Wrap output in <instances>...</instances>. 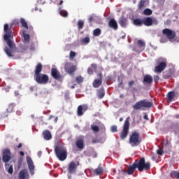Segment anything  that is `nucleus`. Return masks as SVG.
Instances as JSON below:
<instances>
[{
    "instance_id": "obj_48",
    "label": "nucleus",
    "mask_w": 179,
    "mask_h": 179,
    "mask_svg": "<svg viewBox=\"0 0 179 179\" xmlns=\"http://www.w3.org/2000/svg\"><path fill=\"white\" fill-rule=\"evenodd\" d=\"M173 176L175 178L179 179V172H176V171L173 172Z\"/></svg>"
},
{
    "instance_id": "obj_11",
    "label": "nucleus",
    "mask_w": 179,
    "mask_h": 179,
    "mask_svg": "<svg viewBox=\"0 0 179 179\" xmlns=\"http://www.w3.org/2000/svg\"><path fill=\"white\" fill-rule=\"evenodd\" d=\"M162 34L166 36L168 40H173V38H176V36H177V34L174 31L169 28L163 29Z\"/></svg>"
},
{
    "instance_id": "obj_13",
    "label": "nucleus",
    "mask_w": 179,
    "mask_h": 179,
    "mask_svg": "<svg viewBox=\"0 0 179 179\" xmlns=\"http://www.w3.org/2000/svg\"><path fill=\"white\" fill-rule=\"evenodd\" d=\"M64 69L67 73L72 75V73L76 71L77 68L76 66L72 65V64L69 62H66L64 65Z\"/></svg>"
},
{
    "instance_id": "obj_56",
    "label": "nucleus",
    "mask_w": 179,
    "mask_h": 179,
    "mask_svg": "<svg viewBox=\"0 0 179 179\" xmlns=\"http://www.w3.org/2000/svg\"><path fill=\"white\" fill-rule=\"evenodd\" d=\"M20 156H24V152L23 151L20 152Z\"/></svg>"
},
{
    "instance_id": "obj_34",
    "label": "nucleus",
    "mask_w": 179,
    "mask_h": 179,
    "mask_svg": "<svg viewBox=\"0 0 179 179\" xmlns=\"http://www.w3.org/2000/svg\"><path fill=\"white\" fill-rule=\"evenodd\" d=\"M20 22L22 27H25V29H29L27 22H26V20L24 18H20Z\"/></svg>"
},
{
    "instance_id": "obj_54",
    "label": "nucleus",
    "mask_w": 179,
    "mask_h": 179,
    "mask_svg": "<svg viewBox=\"0 0 179 179\" xmlns=\"http://www.w3.org/2000/svg\"><path fill=\"white\" fill-rule=\"evenodd\" d=\"M54 122H55V123L58 122V117H55Z\"/></svg>"
},
{
    "instance_id": "obj_60",
    "label": "nucleus",
    "mask_w": 179,
    "mask_h": 179,
    "mask_svg": "<svg viewBox=\"0 0 179 179\" xmlns=\"http://www.w3.org/2000/svg\"><path fill=\"white\" fill-rule=\"evenodd\" d=\"M2 117H3V118H5L6 117H8V114H6V115H2Z\"/></svg>"
},
{
    "instance_id": "obj_24",
    "label": "nucleus",
    "mask_w": 179,
    "mask_h": 179,
    "mask_svg": "<svg viewBox=\"0 0 179 179\" xmlns=\"http://www.w3.org/2000/svg\"><path fill=\"white\" fill-rule=\"evenodd\" d=\"M133 24H134V26L141 27V26L143 24V19L135 18L134 20H133Z\"/></svg>"
},
{
    "instance_id": "obj_3",
    "label": "nucleus",
    "mask_w": 179,
    "mask_h": 179,
    "mask_svg": "<svg viewBox=\"0 0 179 179\" xmlns=\"http://www.w3.org/2000/svg\"><path fill=\"white\" fill-rule=\"evenodd\" d=\"M42 71L43 64L38 63L35 68L34 80L39 85H47L48 80H50V78L48 77V75L41 73Z\"/></svg>"
},
{
    "instance_id": "obj_29",
    "label": "nucleus",
    "mask_w": 179,
    "mask_h": 179,
    "mask_svg": "<svg viewBox=\"0 0 179 179\" xmlns=\"http://www.w3.org/2000/svg\"><path fill=\"white\" fill-rule=\"evenodd\" d=\"M22 36L24 38V41L25 43H30V35H29L28 34H25L24 31L22 32Z\"/></svg>"
},
{
    "instance_id": "obj_27",
    "label": "nucleus",
    "mask_w": 179,
    "mask_h": 179,
    "mask_svg": "<svg viewBox=\"0 0 179 179\" xmlns=\"http://www.w3.org/2000/svg\"><path fill=\"white\" fill-rule=\"evenodd\" d=\"M96 176H101L103 173V167L99 166L94 171Z\"/></svg>"
},
{
    "instance_id": "obj_22",
    "label": "nucleus",
    "mask_w": 179,
    "mask_h": 179,
    "mask_svg": "<svg viewBox=\"0 0 179 179\" xmlns=\"http://www.w3.org/2000/svg\"><path fill=\"white\" fill-rule=\"evenodd\" d=\"M153 82V78L150 75H145L143 77V83L146 85H152Z\"/></svg>"
},
{
    "instance_id": "obj_45",
    "label": "nucleus",
    "mask_w": 179,
    "mask_h": 179,
    "mask_svg": "<svg viewBox=\"0 0 179 179\" xmlns=\"http://www.w3.org/2000/svg\"><path fill=\"white\" fill-rule=\"evenodd\" d=\"M159 79L160 78L159 77V76H154V81L155 82V83H157Z\"/></svg>"
},
{
    "instance_id": "obj_53",
    "label": "nucleus",
    "mask_w": 179,
    "mask_h": 179,
    "mask_svg": "<svg viewBox=\"0 0 179 179\" xmlns=\"http://www.w3.org/2000/svg\"><path fill=\"white\" fill-rule=\"evenodd\" d=\"M22 146H23V144L22 143H20L17 145V148L20 149V148H22Z\"/></svg>"
},
{
    "instance_id": "obj_62",
    "label": "nucleus",
    "mask_w": 179,
    "mask_h": 179,
    "mask_svg": "<svg viewBox=\"0 0 179 179\" xmlns=\"http://www.w3.org/2000/svg\"><path fill=\"white\" fill-rule=\"evenodd\" d=\"M66 99H69L68 94L65 95Z\"/></svg>"
},
{
    "instance_id": "obj_12",
    "label": "nucleus",
    "mask_w": 179,
    "mask_h": 179,
    "mask_svg": "<svg viewBox=\"0 0 179 179\" xmlns=\"http://www.w3.org/2000/svg\"><path fill=\"white\" fill-rule=\"evenodd\" d=\"M51 76L53 79H55V80H59V82H62V75H61V73L58 71V69L55 68L51 69Z\"/></svg>"
},
{
    "instance_id": "obj_6",
    "label": "nucleus",
    "mask_w": 179,
    "mask_h": 179,
    "mask_svg": "<svg viewBox=\"0 0 179 179\" xmlns=\"http://www.w3.org/2000/svg\"><path fill=\"white\" fill-rule=\"evenodd\" d=\"M142 142V139L139 136V133L134 131L131 134L129 137V143L132 146V148H135L136 146H139L141 143Z\"/></svg>"
},
{
    "instance_id": "obj_44",
    "label": "nucleus",
    "mask_w": 179,
    "mask_h": 179,
    "mask_svg": "<svg viewBox=\"0 0 179 179\" xmlns=\"http://www.w3.org/2000/svg\"><path fill=\"white\" fill-rule=\"evenodd\" d=\"M135 85V81L134 80H131L128 83V86L129 87H132Z\"/></svg>"
},
{
    "instance_id": "obj_59",
    "label": "nucleus",
    "mask_w": 179,
    "mask_h": 179,
    "mask_svg": "<svg viewBox=\"0 0 179 179\" xmlns=\"http://www.w3.org/2000/svg\"><path fill=\"white\" fill-rule=\"evenodd\" d=\"M122 121H124V118L120 117V122H122Z\"/></svg>"
},
{
    "instance_id": "obj_7",
    "label": "nucleus",
    "mask_w": 179,
    "mask_h": 179,
    "mask_svg": "<svg viewBox=\"0 0 179 179\" xmlns=\"http://www.w3.org/2000/svg\"><path fill=\"white\" fill-rule=\"evenodd\" d=\"M156 62L158 65L155 67V72L161 73V72H163L167 68V59L160 57L156 60Z\"/></svg>"
},
{
    "instance_id": "obj_47",
    "label": "nucleus",
    "mask_w": 179,
    "mask_h": 179,
    "mask_svg": "<svg viewBox=\"0 0 179 179\" xmlns=\"http://www.w3.org/2000/svg\"><path fill=\"white\" fill-rule=\"evenodd\" d=\"M8 172L9 173V174H13V167L10 166L8 170Z\"/></svg>"
},
{
    "instance_id": "obj_9",
    "label": "nucleus",
    "mask_w": 179,
    "mask_h": 179,
    "mask_svg": "<svg viewBox=\"0 0 179 179\" xmlns=\"http://www.w3.org/2000/svg\"><path fill=\"white\" fill-rule=\"evenodd\" d=\"M96 78L92 83V86L95 89L100 87L103 85V73L101 71L96 73Z\"/></svg>"
},
{
    "instance_id": "obj_32",
    "label": "nucleus",
    "mask_w": 179,
    "mask_h": 179,
    "mask_svg": "<svg viewBox=\"0 0 179 179\" xmlns=\"http://www.w3.org/2000/svg\"><path fill=\"white\" fill-rule=\"evenodd\" d=\"M15 104L14 103H10L8 105L7 109H6V111L8 113H13V110L15 109Z\"/></svg>"
},
{
    "instance_id": "obj_36",
    "label": "nucleus",
    "mask_w": 179,
    "mask_h": 179,
    "mask_svg": "<svg viewBox=\"0 0 179 179\" xmlns=\"http://www.w3.org/2000/svg\"><path fill=\"white\" fill-rule=\"evenodd\" d=\"M81 43L83 44H89L90 43V38H89V36L83 38V39H81Z\"/></svg>"
},
{
    "instance_id": "obj_37",
    "label": "nucleus",
    "mask_w": 179,
    "mask_h": 179,
    "mask_svg": "<svg viewBox=\"0 0 179 179\" xmlns=\"http://www.w3.org/2000/svg\"><path fill=\"white\" fill-rule=\"evenodd\" d=\"M143 13L146 15V16H150V15H152V11L150 9V8H146L143 10Z\"/></svg>"
},
{
    "instance_id": "obj_52",
    "label": "nucleus",
    "mask_w": 179,
    "mask_h": 179,
    "mask_svg": "<svg viewBox=\"0 0 179 179\" xmlns=\"http://www.w3.org/2000/svg\"><path fill=\"white\" fill-rule=\"evenodd\" d=\"M144 120H146L147 121H149V117H148V115H145L143 116Z\"/></svg>"
},
{
    "instance_id": "obj_19",
    "label": "nucleus",
    "mask_w": 179,
    "mask_h": 179,
    "mask_svg": "<svg viewBox=\"0 0 179 179\" xmlns=\"http://www.w3.org/2000/svg\"><path fill=\"white\" fill-rule=\"evenodd\" d=\"M137 45L138 48H136V51L137 52H142V51H143L146 47V43H145V42H143L142 40H138L137 41Z\"/></svg>"
},
{
    "instance_id": "obj_35",
    "label": "nucleus",
    "mask_w": 179,
    "mask_h": 179,
    "mask_svg": "<svg viewBox=\"0 0 179 179\" xmlns=\"http://www.w3.org/2000/svg\"><path fill=\"white\" fill-rule=\"evenodd\" d=\"M91 129L95 133L97 134L100 131V128L98 126L96 125H91Z\"/></svg>"
},
{
    "instance_id": "obj_39",
    "label": "nucleus",
    "mask_w": 179,
    "mask_h": 179,
    "mask_svg": "<svg viewBox=\"0 0 179 179\" xmlns=\"http://www.w3.org/2000/svg\"><path fill=\"white\" fill-rule=\"evenodd\" d=\"M76 80L78 84L82 83L83 82V77H82V76H78L76 78Z\"/></svg>"
},
{
    "instance_id": "obj_23",
    "label": "nucleus",
    "mask_w": 179,
    "mask_h": 179,
    "mask_svg": "<svg viewBox=\"0 0 179 179\" xmlns=\"http://www.w3.org/2000/svg\"><path fill=\"white\" fill-rule=\"evenodd\" d=\"M98 99H103L104 96H106V91L104 90V87H101V88L96 90Z\"/></svg>"
},
{
    "instance_id": "obj_42",
    "label": "nucleus",
    "mask_w": 179,
    "mask_h": 179,
    "mask_svg": "<svg viewBox=\"0 0 179 179\" xmlns=\"http://www.w3.org/2000/svg\"><path fill=\"white\" fill-rule=\"evenodd\" d=\"M87 73H88V75H93V73H94L93 69L89 67L87 69Z\"/></svg>"
},
{
    "instance_id": "obj_33",
    "label": "nucleus",
    "mask_w": 179,
    "mask_h": 179,
    "mask_svg": "<svg viewBox=\"0 0 179 179\" xmlns=\"http://www.w3.org/2000/svg\"><path fill=\"white\" fill-rule=\"evenodd\" d=\"M77 25H78L79 30H80V29H83V27L85 26V22H83V20H80L78 21Z\"/></svg>"
},
{
    "instance_id": "obj_41",
    "label": "nucleus",
    "mask_w": 179,
    "mask_h": 179,
    "mask_svg": "<svg viewBox=\"0 0 179 179\" xmlns=\"http://www.w3.org/2000/svg\"><path fill=\"white\" fill-rule=\"evenodd\" d=\"M157 155L159 156H163V153H164V151H163V149L159 148L157 151Z\"/></svg>"
},
{
    "instance_id": "obj_38",
    "label": "nucleus",
    "mask_w": 179,
    "mask_h": 179,
    "mask_svg": "<svg viewBox=\"0 0 179 179\" xmlns=\"http://www.w3.org/2000/svg\"><path fill=\"white\" fill-rule=\"evenodd\" d=\"M59 13L61 16H63L64 17H68V11L62 10L59 11Z\"/></svg>"
},
{
    "instance_id": "obj_18",
    "label": "nucleus",
    "mask_w": 179,
    "mask_h": 179,
    "mask_svg": "<svg viewBox=\"0 0 179 179\" xmlns=\"http://www.w3.org/2000/svg\"><path fill=\"white\" fill-rule=\"evenodd\" d=\"M19 179H29L30 176L29 175V171L27 169H22L20 171L18 174Z\"/></svg>"
},
{
    "instance_id": "obj_2",
    "label": "nucleus",
    "mask_w": 179,
    "mask_h": 179,
    "mask_svg": "<svg viewBox=\"0 0 179 179\" xmlns=\"http://www.w3.org/2000/svg\"><path fill=\"white\" fill-rule=\"evenodd\" d=\"M138 169V171L142 173V171H148L150 170V162H146L145 157H142L138 162V159L132 164L131 166H129L127 171L122 170L123 174H128V176H132L135 173V170Z\"/></svg>"
},
{
    "instance_id": "obj_17",
    "label": "nucleus",
    "mask_w": 179,
    "mask_h": 179,
    "mask_svg": "<svg viewBox=\"0 0 179 179\" xmlns=\"http://www.w3.org/2000/svg\"><path fill=\"white\" fill-rule=\"evenodd\" d=\"M89 107L87 105H80L77 108V115L78 117H82L83 115V113L87 111Z\"/></svg>"
},
{
    "instance_id": "obj_46",
    "label": "nucleus",
    "mask_w": 179,
    "mask_h": 179,
    "mask_svg": "<svg viewBox=\"0 0 179 179\" xmlns=\"http://www.w3.org/2000/svg\"><path fill=\"white\" fill-rule=\"evenodd\" d=\"M93 20H94V17H93V15H90V17L88 18L89 23H92Z\"/></svg>"
},
{
    "instance_id": "obj_16",
    "label": "nucleus",
    "mask_w": 179,
    "mask_h": 179,
    "mask_svg": "<svg viewBox=\"0 0 179 179\" xmlns=\"http://www.w3.org/2000/svg\"><path fill=\"white\" fill-rule=\"evenodd\" d=\"M27 163L28 164L29 173L31 176H33L34 174V163H33L31 157H27Z\"/></svg>"
},
{
    "instance_id": "obj_25",
    "label": "nucleus",
    "mask_w": 179,
    "mask_h": 179,
    "mask_svg": "<svg viewBox=\"0 0 179 179\" xmlns=\"http://www.w3.org/2000/svg\"><path fill=\"white\" fill-rule=\"evenodd\" d=\"M76 145L78 149H83V148H85V144L83 143V139L78 138L76 142Z\"/></svg>"
},
{
    "instance_id": "obj_15",
    "label": "nucleus",
    "mask_w": 179,
    "mask_h": 179,
    "mask_svg": "<svg viewBox=\"0 0 179 179\" xmlns=\"http://www.w3.org/2000/svg\"><path fill=\"white\" fill-rule=\"evenodd\" d=\"M2 160L4 163H8L10 160V150L8 148L3 150Z\"/></svg>"
},
{
    "instance_id": "obj_50",
    "label": "nucleus",
    "mask_w": 179,
    "mask_h": 179,
    "mask_svg": "<svg viewBox=\"0 0 179 179\" xmlns=\"http://www.w3.org/2000/svg\"><path fill=\"white\" fill-rule=\"evenodd\" d=\"M92 142V143H99V140L97 138H93Z\"/></svg>"
},
{
    "instance_id": "obj_1",
    "label": "nucleus",
    "mask_w": 179,
    "mask_h": 179,
    "mask_svg": "<svg viewBox=\"0 0 179 179\" xmlns=\"http://www.w3.org/2000/svg\"><path fill=\"white\" fill-rule=\"evenodd\" d=\"M4 32L3 39L8 45L5 47L4 52L8 57H13V51L16 49V44L13 42V32L12 29H9V24H4Z\"/></svg>"
},
{
    "instance_id": "obj_64",
    "label": "nucleus",
    "mask_w": 179,
    "mask_h": 179,
    "mask_svg": "<svg viewBox=\"0 0 179 179\" xmlns=\"http://www.w3.org/2000/svg\"><path fill=\"white\" fill-rule=\"evenodd\" d=\"M0 162H1V158H0Z\"/></svg>"
},
{
    "instance_id": "obj_63",
    "label": "nucleus",
    "mask_w": 179,
    "mask_h": 179,
    "mask_svg": "<svg viewBox=\"0 0 179 179\" xmlns=\"http://www.w3.org/2000/svg\"><path fill=\"white\" fill-rule=\"evenodd\" d=\"M30 89L31 91H33V87H31Z\"/></svg>"
},
{
    "instance_id": "obj_43",
    "label": "nucleus",
    "mask_w": 179,
    "mask_h": 179,
    "mask_svg": "<svg viewBox=\"0 0 179 179\" xmlns=\"http://www.w3.org/2000/svg\"><path fill=\"white\" fill-rule=\"evenodd\" d=\"M111 132H117V126L113 125L110 127Z\"/></svg>"
},
{
    "instance_id": "obj_5",
    "label": "nucleus",
    "mask_w": 179,
    "mask_h": 179,
    "mask_svg": "<svg viewBox=\"0 0 179 179\" xmlns=\"http://www.w3.org/2000/svg\"><path fill=\"white\" fill-rule=\"evenodd\" d=\"M153 106V102L148 101V99H143L137 101L134 106V110H143V108H150Z\"/></svg>"
},
{
    "instance_id": "obj_26",
    "label": "nucleus",
    "mask_w": 179,
    "mask_h": 179,
    "mask_svg": "<svg viewBox=\"0 0 179 179\" xmlns=\"http://www.w3.org/2000/svg\"><path fill=\"white\" fill-rule=\"evenodd\" d=\"M127 23L128 20H127V18H120L119 20V24L121 26V27H126Z\"/></svg>"
},
{
    "instance_id": "obj_30",
    "label": "nucleus",
    "mask_w": 179,
    "mask_h": 179,
    "mask_svg": "<svg viewBox=\"0 0 179 179\" xmlns=\"http://www.w3.org/2000/svg\"><path fill=\"white\" fill-rule=\"evenodd\" d=\"M146 3V0H141L138 3V10H142L143 8H145V4Z\"/></svg>"
},
{
    "instance_id": "obj_20",
    "label": "nucleus",
    "mask_w": 179,
    "mask_h": 179,
    "mask_svg": "<svg viewBox=\"0 0 179 179\" xmlns=\"http://www.w3.org/2000/svg\"><path fill=\"white\" fill-rule=\"evenodd\" d=\"M108 26L110 29H113L114 30L118 29V24L117 21L114 18H111L108 22Z\"/></svg>"
},
{
    "instance_id": "obj_40",
    "label": "nucleus",
    "mask_w": 179,
    "mask_h": 179,
    "mask_svg": "<svg viewBox=\"0 0 179 179\" xmlns=\"http://www.w3.org/2000/svg\"><path fill=\"white\" fill-rule=\"evenodd\" d=\"M75 57H76V52H75L74 51L71 50L70 51V55H69L70 59H73Z\"/></svg>"
},
{
    "instance_id": "obj_4",
    "label": "nucleus",
    "mask_w": 179,
    "mask_h": 179,
    "mask_svg": "<svg viewBox=\"0 0 179 179\" xmlns=\"http://www.w3.org/2000/svg\"><path fill=\"white\" fill-rule=\"evenodd\" d=\"M55 153L60 162L66 160V157H68V151L66 150V148L61 145L59 143L55 146Z\"/></svg>"
},
{
    "instance_id": "obj_8",
    "label": "nucleus",
    "mask_w": 179,
    "mask_h": 179,
    "mask_svg": "<svg viewBox=\"0 0 179 179\" xmlns=\"http://www.w3.org/2000/svg\"><path fill=\"white\" fill-rule=\"evenodd\" d=\"M129 120H131V117L129 116L124 121L123 129L120 133V139H125L128 136V134H129Z\"/></svg>"
},
{
    "instance_id": "obj_14",
    "label": "nucleus",
    "mask_w": 179,
    "mask_h": 179,
    "mask_svg": "<svg viewBox=\"0 0 179 179\" xmlns=\"http://www.w3.org/2000/svg\"><path fill=\"white\" fill-rule=\"evenodd\" d=\"M78 166H79V162L75 163V162H71L69 164L67 170L69 174H73V173H76V169H78Z\"/></svg>"
},
{
    "instance_id": "obj_10",
    "label": "nucleus",
    "mask_w": 179,
    "mask_h": 179,
    "mask_svg": "<svg viewBox=\"0 0 179 179\" xmlns=\"http://www.w3.org/2000/svg\"><path fill=\"white\" fill-rule=\"evenodd\" d=\"M159 21L156 18H152L151 17H145L143 18V24L148 27L152 26L153 24H158Z\"/></svg>"
},
{
    "instance_id": "obj_49",
    "label": "nucleus",
    "mask_w": 179,
    "mask_h": 179,
    "mask_svg": "<svg viewBox=\"0 0 179 179\" xmlns=\"http://www.w3.org/2000/svg\"><path fill=\"white\" fill-rule=\"evenodd\" d=\"M91 66L93 69H97V64H91Z\"/></svg>"
},
{
    "instance_id": "obj_51",
    "label": "nucleus",
    "mask_w": 179,
    "mask_h": 179,
    "mask_svg": "<svg viewBox=\"0 0 179 179\" xmlns=\"http://www.w3.org/2000/svg\"><path fill=\"white\" fill-rule=\"evenodd\" d=\"M164 79H170V78H171V76L164 75Z\"/></svg>"
},
{
    "instance_id": "obj_57",
    "label": "nucleus",
    "mask_w": 179,
    "mask_h": 179,
    "mask_svg": "<svg viewBox=\"0 0 179 179\" xmlns=\"http://www.w3.org/2000/svg\"><path fill=\"white\" fill-rule=\"evenodd\" d=\"M52 118H54V115H50L48 120H51Z\"/></svg>"
},
{
    "instance_id": "obj_21",
    "label": "nucleus",
    "mask_w": 179,
    "mask_h": 179,
    "mask_svg": "<svg viewBox=\"0 0 179 179\" xmlns=\"http://www.w3.org/2000/svg\"><path fill=\"white\" fill-rule=\"evenodd\" d=\"M42 135L45 141H50V139H52V135H51L50 130H44Z\"/></svg>"
},
{
    "instance_id": "obj_55",
    "label": "nucleus",
    "mask_w": 179,
    "mask_h": 179,
    "mask_svg": "<svg viewBox=\"0 0 179 179\" xmlns=\"http://www.w3.org/2000/svg\"><path fill=\"white\" fill-rule=\"evenodd\" d=\"M41 155H43V152H41V151H39V152H38V157H41Z\"/></svg>"
},
{
    "instance_id": "obj_58",
    "label": "nucleus",
    "mask_w": 179,
    "mask_h": 179,
    "mask_svg": "<svg viewBox=\"0 0 179 179\" xmlns=\"http://www.w3.org/2000/svg\"><path fill=\"white\" fill-rule=\"evenodd\" d=\"M63 3H64V1L61 0V1H59V5H62Z\"/></svg>"
},
{
    "instance_id": "obj_28",
    "label": "nucleus",
    "mask_w": 179,
    "mask_h": 179,
    "mask_svg": "<svg viewBox=\"0 0 179 179\" xmlns=\"http://www.w3.org/2000/svg\"><path fill=\"white\" fill-rule=\"evenodd\" d=\"M166 97H167V101H169V103L173 101V99H174V92H169Z\"/></svg>"
},
{
    "instance_id": "obj_31",
    "label": "nucleus",
    "mask_w": 179,
    "mask_h": 179,
    "mask_svg": "<svg viewBox=\"0 0 179 179\" xmlns=\"http://www.w3.org/2000/svg\"><path fill=\"white\" fill-rule=\"evenodd\" d=\"M100 34H101V29H100L99 28H96L93 31V36H94L95 37H99Z\"/></svg>"
},
{
    "instance_id": "obj_61",
    "label": "nucleus",
    "mask_w": 179,
    "mask_h": 179,
    "mask_svg": "<svg viewBox=\"0 0 179 179\" xmlns=\"http://www.w3.org/2000/svg\"><path fill=\"white\" fill-rule=\"evenodd\" d=\"M175 118L178 119L179 118V115H176Z\"/></svg>"
}]
</instances>
